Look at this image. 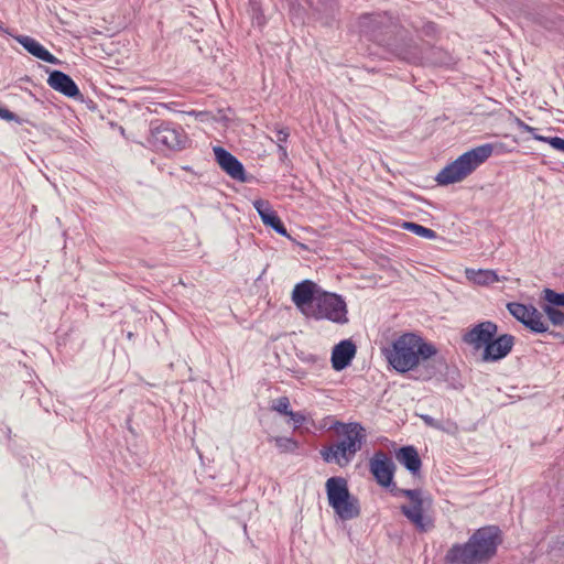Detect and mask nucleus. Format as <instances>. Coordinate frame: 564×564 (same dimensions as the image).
Segmentation results:
<instances>
[{"mask_svg": "<svg viewBox=\"0 0 564 564\" xmlns=\"http://www.w3.org/2000/svg\"><path fill=\"white\" fill-rule=\"evenodd\" d=\"M369 466L371 474L380 486L388 487L392 484L395 466L386 453L377 452L370 459Z\"/></svg>", "mask_w": 564, "mask_h": 564, "instance_id": "9b49d317", "label": "nucleus"}, {"mask_svg": "<svg viewBox=\"0 0 564 564\" xmlns=\"http://www.w3.org/2000/svg\"><path fill=\"white\" fill-rule=\"evenodd\" d=\"M384 45H388L399 58L405 62L417 64L422 61V48L411 39L401 37L400 41H387Z\"/></svg>", "mask_w": 564, "mask_h": 564, "instance_id": "2eb2a0df", "label": "nucleus"}, {"mask_svg": "<svg viewBox=\"0 0 564 564\" xmlns=\"http://www.w3.org/2000/svg\"><path fill=\"white\" fill-rule=\"evenodd\" d=\"M388 364L398 372L405 373L437 354L434 345L413 333H404L389 347L381 349Z\"/></svg>", "mask_w": 564, "mask_h": 564, "instance_id": "f257e3e1", "label": "nucleus"}, {"mask_svg": "<svg viewBox=\"0 0 564 564\" xmlns=\"http://www.w3.org/2000/svg\"><path fill=\"white\" fill-rule=\"evenodd\" d=\"M544 299L553 307L554 306L564 307V293H557L553 290L545 289L544 290Z\"/></svg>", "mask_w": 564, "mask_h": 564, "instance_id": "bb28decb", "label": "nucleus"}, {"mask_svg": "<svg viewBox=\"0 0 564 564\" xmlns=\"http://www.w3.org/2000/svg\"><path fill=\"white\" fill-rule=\"evenodd\" d=\"M421 419L422 421L430 427H433V429H437V430H442V425L440 423V421L435 420L434 417H432L431 415H427V414H423L421 415Z\"/></svg>", "mask_w": 564, "mask_h": 564, "instance_id": "7c9ffc66", "label": "nucleus"}, {"mask_svg": "<svg viewBox=\"0 0 564 564\" xmlns=\"http://www.w3.org/2000/svg\"><path fill=\"white\" fill-rule=\"evenodd\" d=\"M465 275L470 282L477 285H490L500 280L497 272L490 269H466Z\"/></svg>", "mask_w": 564, "mask_h": 564, "instance_id": "5701e85b", "label": "nucleus"}, {"mask_svg": "<svg viewBox=\"0 0 564 564\" xmlns=\"http://www.w3.org/2000/svg\"><path fill=\"white\" fill-rule=\"evenodd\" d=\"M397 494L409 499L408 505L401 506V512L416 530L426 532L433 528V519L427 514L432 508L430 495L421 489H398Z\"/></svg>", "mask_w": 564, "mask_h": 564, "instance_id": "39448f33", "label": "nucleus"}, {"mask_svg": "<svg viewBox=\"0 0 564 564\" xmlns=\"http://www.w3.org/2000/svg\"><path fill=\"white\" fill-rule=\"evenodd\" d=\"M0 118L3 119V120H7V121H17V122H19V118H18V116L15 113H13L9 109L2 108V107H0Z\"/></svg>", "mask_w": 564, "mask_h": 564, "instance_id": "2f4dec72", "label": "nucleus"}, {"mask_svg": "<svg viewBox=\"0 0 564 564\" xmlns=\"http://www.w3.org/2000/svg\"><path fill=\"white\" fill-rule=\"evenodd\" d=\"M328 503L330 507H337L344 498H348L349 489L347 480L343 477H330L325 484Z\"/></svg>", "mask_w": 564, "mask_h": 564, "instance_id": "aec40b11", "label": "nucleus"}, {"mask_svg": "<svg viewBox=\"0 0 564 564\" xmlns=\"http://www.w3.org/2000/svg\"><path fill=\"white\" fill-rule=\"evenodd\" d=\"M319 292H322V289L316 283L311 280H304L294 286L292 301L300 312L306 316Z\"/></svg>", "mask_w": 564, "mask_h": 564, "instance_id": "9d476101", "label": "nucleus"}, {"mask_svg": "<svg viewBox=\"0 0 564 564\" xmlns=\"http://www.w3.org/2000/svg\"><path fill=\"white\" fill-rule=\"evenodd\" d=\"M288 416H290L296 427L301 426L305 422V416L301 412L291 411Z\"/></svg>", "mask_w": 564, "mask_h": 564, "instance_id": "473e14b6", "label": "nucleus"}, {"mask_svg": "<svg viewBox=\"0 0 564 564\" xmlns=\"http://www.w3.org/2000/svg\"><path fill=\"white\" fill-rule=\"evenodd\" d=\"M290 408V400L288 397H280L278 398L273 405H272V409L281 414H284V415H289V413L291 412V410H289Z\"/></svg>", "mask_w": 564, "mask_h": 564, "instance_id": "c85d7f7f", "label": "nucleus"}, {"mask_svg": "<svg viewBox=\"0 0 564 564\" xmlns=\"http://www.w3.org/2000/svg\"><path fill=\"white\" fill-rule=\"evenodd\" d=\"M150 131L151 142L158 148L182 150L186 147V133L181 127L171 122H153Z\"/></svg>", "mask_w": 564, "mask_h": 564, "instance_id": "0eeeda50", "label": "nucleus"}, {"mask_svg": "<svg viewBox=\"0 0 564 564\" xmlns=\"http://www.w3.org/2000/svg\"><path fill=\"white\" fill-rule=\"evenodd\" d=\"M335 513L344 521L357 518L360 514L358 499L350 494L348 498H344L337 507H332Z\"/></svg>", "mask_w": 564, "mask_h": 564, "instance_id": "4be33fe9", "label": "nucleus"}, {"mask_svg": "<svg viewBox=\"0 0 564 564\" xmlns=\"http://www.w3.org/2000/svg\"><path fill=\"white\" fill-rule=\"evenodd\" d=\"M290 132L286 128H276L275 129V137H276V144H283L288 142Z\"/></svg>", "mask_w": 564, "mask_h": 564, "instance_id": "c756f323", "label": "nucleus"}, {"mask_svg": "<svg viewBox=\"0 0 564 564\" xmlns=\"http://www.w3.org/2000/svg\"><path fill=\"white\" fill-rule=\"evenodd\" d=\"M214 154L216 162L232 180L239 182H246V171L241 162L234 156L230 152L221 147L214 148Z\"/></svg>", "mask_w": 564, "mask_h": 564, "instance_id": "f8f14e48", "label": "nucleus"}, {"mask_svg": "<svg viewBox=\"0 0 564 564\" xmlns=\"http://www.w3.org/2000/svg\"><path fill=\"white\" fill-rule=\"evenodd\" d=\"M534 139L541 142L549 143L555 150L564 152V139L560 137L534 135Z\"/></svg>", "mask_w": 564, "mask_h": 564, "instance_id": "cd10ccee", "label": "nucleus"}, {"mask_svg": "<svg viewBox=\"0 0 564 564\" xmlns=\"http://www.w3.org/2000/svg\"><path fill=\"white\" fill-rule=\"evenodd\" d=\"M278 152L282 161H284L288 158V151L283 144H279Z\"/></svg>", "mask_w": 564, "mask_h": 564, "instance_id": "c9c22d12", "label": "nucleus"}, {"mask_svg": "<svg viewBox=\"0 0 564 564\" xmlns=\"http://www.w3.org/2000/svg\"><path fill=\"white\" fill-rule=\"evenodd\" d=\"M434 375H435V371H430L427 378H431Z\"/></svg>", "mask_w": 564, "mask_h": 564, "instance_id": "4c0bfd02", "label": "nucleus"}, {"mask_svg": "<svg viewBox=\"0 0 564 564\" xmlns=\"http://www.w3.org/2000/svg\"><path fill=\"white\" fill-rule=\"evenodd\" d=\"M253 207L258 212L262 223L265 226L271 227L275 232L281 236L290 237L286 228L278 216L276 212L273 210L272 206L268 200L257 199L253 202Z\"/></svg>", "mask_w": 564, "mask_h": 564, "instance_id": "dca6fc26", "label": "nucleus"}, {"mask_svg": "<svg viewBox=\"0 0 564 564\" xmlns=\"http://www.w3.org/2000/svg\"><path fill=\"white\" fill-rule=\"evenodd\" d=\"M492 153L494 145L490 143L473 148L442 169L435 180L440 185L462 182L486 162Z\"/></svg>", "mask_w": 564, "mask_h": 564, "instance_id": "20e7f679", "label": "nucleus"}, {"mask_svg": "<svg viewBox=\"0 0 564 564\" xmlns=\"http://www.w3.org/2000/svg\"><path fill=\"white\" fill-rule=\"evenodd\" d=\"M391 26L392 18L387 13H369L359 18L360 32L382 45L387 43L384 35Z\"/></svg>", "mask_w": 564, "mask_h": 564, "instance_id": "6e6552de", "label": "nucleus"}, {"mask_svg": "<svg viewBox=\"0 0 564 564\" xmlns=\"http://www.w3.org/2000/svg\"><path fill=\"white\" fill-rule=\"evenodd\" d=\"M509 313L527 328L534 333H545L549 327L543 315L533 305H525L518 302L507 304Z\"/></svg>", "mask_w": 564, "mask_h": 564, "instance_id": "1a4fd4ad", "label": "nucleus"}, {"mask_svg": "<svg viewBox=\"0 0 564 564\" xmlns=\"http://www.w3.org/2000/svg\"><path fill=\"white\" fill-rule=\"evenodd\" d=\"M269 442L274 443L280 454H295L300 447L296 440L285 436H270Z\"/></svg>", "mask_w": 564, "mask_h": 564, "instance_id": "b1692460", "label": "nucleus"}, {"mask_svg": "<svg viewBox=\"0 0 564 564\" xmlns=\"http://www.w3.org/2000/svg\"><path fill=\"white\" fill-rule=\"evenodd\" d=\"M544 312L553 325H555V326L564 325V313L562 311H560L558 308L553 307L551 305H545Z\"/></svg>", "mask_w": 564, "mask_h": 564, "instance_id": "a878e982", "label": "nucleus"}, {"mask_svg": "<svg viewBox=\"0 0 564 564\" xmlns=\"http://www.w3.org/2000/svg\"><path fill=\"white\" fill-rule=\"evenodd\" d=\"M498 326L490 321L481 322L470 328L463 337L464 341L474 348H485L497 335Z\"/></svg>", "mask_w": 564, "mask_h": 564, "instance_id": "ddd939ff", "label": "nucleus"}, {"mask_svg": "<svg viewBox=\"0 0 564 564\" xmlns=\"http://www.w3.org/2000/svg\"><path fill=\"white\" fill-rule=\"evenodd\" d=\"M15 41L21 44L31 55L50 64H58L59 59L51 54L39 41L28 35H18Z\"/></svg>", "mask_w": 564, "mask_h": 564, "instance_id": "6ab92c4d", "label": "nucleus"}, {"mask_svg": "<svg viewBox=\"0 0 564 564\" xmlns=\"http://www.w3.org/2000/svg\"><path fill=\"white\" fill-rule=\"evenodd\" d=\"M308 361H312L314 364H317V365H322V364H325V360L324 358H321L316 355H310L308 358H307Z\"/></svg>", "mask_w": 564, "mask_h": 564, "instance_id": "e433bc0d", "label": "nucleus"}, {"mask_svg": "<svg viewBox=\"0 0 564 564\" xmlns=\"http://www.w3.org/2000/svg\"><path fill=\"white\" fill-rule=\"evenodd\" d=\"M436 32V25L433 22H426L422 28V33L426 36H432Z\"/></svg>", "mask_w": 564, "mask_h": 564, "instance_id": "72a5a7b5", "label": "nucleus"}, {"mask_svg": "<svg viewBox=\"0 0 564 564\" xmlns=\"http://www.w3.org/2000/svg\"><path fill=\"white\" fill-rule=\"evenodd\" d=\"M336 433L339 440L321 449L319 454L325 463H334L339 467L349 465L366 442V430L360 423H336Z\"/></svg>", "mask_w": 564, "mask_h": 564, "instance_id": "7ed1b4c3", "label": "nucleus"}, {"mask_svg": "<svg viewBox=\"0 0 564 564\" xmlns=\"http://www.w3.org/2000/svg\"><path fill=\"white\" fill-rule=\"evenodd\" d=\"M500 530L488 525L476 530L464 544H454L446 554L451 564H479L490 560L500 544Z\"/></svg>", "mask_w": 564, "mask_h": 564, "instance_id": "f03ea898", "label": "nucleus"}, {"mask_svg": "<svg viewBox=\"0 0 564 564\" xmlns=\"http://www.w3.org/2000/svg\"><path fill=\"white\" fill-rule=\"evenodd\" d=\"M519 127H520V129H521L522 131L529 132V133H531L533 137H534V135H538V134L535 133L536 129H535V128H533V127H531V126H529V124H527V123H524L523 121H519Z\"/></svg>", "mask_w": 564, "mask_h": 564, "instance_id": "f704fd0d", "label": "nucleus"}, {"mask_svg": "<svg viewBox=\"0 0 564 564\" xmlns=\"http://www.w3.org/2000/svg\"><path fill=\"white\" fill-rule=\"evenodd\" d=\"M395 459L403 465L413 476L417 475L422 467V460L417 449L412 446H403L395 452Z\"/></svg>", "mask_w": 564, "mask_h": 564, "instance_id": "412c9836", "label": "nucleus"}, {"mask_svg": "<svg viewBox=\"0 0 564 564\" xmlns=\"http://www.w3.org/2000/svg\"><path fill=\"white\" fill-rule=\"evenodd\" d=\"M47 84L51 88L66 97L77 98L80 96V91L76 83L70 76L61 70L51 72L47 78Z\"/></svg>", "mask_w": 564, "mask_h": 564, "instance_id": "f3484780", "label": "nucleus"}, {"mask_svg": "<svg viewBox=\"0 0 564 564\" xmlns=\"http://www.w3.org/2000/svg\"><path fill=\"white\" fill-rule=\"evenodd\" d=\"M514 345V337L503 334L495 339V337L486 345L482 352L484 361H498L505 358Z\"/></svg>", "mask_w": 564, "mask_h": 564, "instance_id": "4468645a", "label": "nucleus"}, {"mask_svg": "<svg viewBox=\"0 0 564 564\" xmlns=\"http://www.w3.org/2000/svg\"><path fill=\"white\" fill-rule=\"evenodd\" d=\"M356 355V346L350 339L341 340L332 351V367L336 371L347 368Z\"/></svg>", "mask_w": 564, "mask_h": 564, "instance_id": "a211bd4d", "label": "nucleus"}, {"mask_svg": "<svg viewBox=\"0 0 564 564\" xmlns=\"http://www.w3.org/2000/svg\"><path fill=\"white\" fill-rule=\"evenodd\" d=\"M402 227L411 232H413L416 236H420L425 239H435L437 234L430 228H426L420 224L416 223H410L405 221L403 223Z\"/></svg>", "mask_w": 564, "mask_h": 564, "instance_id": "393cba45", "label": "nucleus"}, {"mask_svg": "<svg viewBox=\"0 0 564 564\" xmlns=\"http://www.w3.org/2000/svg\"><path fill=\"white\" fill-rule=\"evenodd\" d=\"M306 317L315 321L326 319L339 325L347 324L349 321L345 300L338 294L323 290L316 296L315 303L307 312Z\"/></svg>", "mask_w": 564, "mask_h": 564, "instance_id": "423d86ee", "label": "nucleus"}]
</instances>
